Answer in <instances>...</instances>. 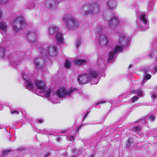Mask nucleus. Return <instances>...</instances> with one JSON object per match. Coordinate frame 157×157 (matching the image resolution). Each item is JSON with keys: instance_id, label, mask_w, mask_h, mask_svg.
Segmentation results:
<instances>
[{"instance_id": "obj_1", "label": "nucleus", "mask_w": 157, "mask_h": 157, "mask_svg": "<svg viewBox=\"0 0 157 157\" xmlns=\"http://www.w3.org/2000/svg\"><path fill=\"white\" fill-rule=\"evenodd\" d=\"M111 18L107 17L106 20L107 22L108 26L113 28L115 33L119 35V39L117 45L115 46V48L113 51H110L108 55V61H112L113 57L117 55L119 52H122L123 48H127L129 44V40L128 39L125 34L122 32L121 27L119 26V21L118 19L115 16L114 13H111Z\"/></svg>"}, {"instance_id": "obj_2", "label": "nucleus", "mask_w": 157, "mask_h": 157, "mask_svg": "<svg viewBox=\"0 0 157 157\" xmlns=\"http://www.w3.org/2000/svg\"><path fill=\"white\" fill-rule=\"evenodd\" d=\"M57 48L55 45L45 44L40 46L38 50L41 54V58H34L33 63L36 70L44 68L45 62L50 61V58L57 54Z\"/></svg>"}, {"instance_id": "obj_3", "label": "nucleus", "mask_w": 157, "mask_h": 157, "mask_svg": "<svg viewBox=\"0 0 157 157\" xmlns=\"http://www.w3.org/2000/svg\"><path fill=\"white\" fill-rule=\"evenodd\" d=\"M99 72L93 69L88 70V73L80 75L77 77V81L79 84L82 85L90 81L91 84H96L99 81L98 76Z\"/></svg>"}, {"instance_id": "obj_4", "label": "nucleus", "mask_w": 157, "mask_h": 157, "mask_svg": "<svg viewBox=\"0 0 157 157\" xmlns=\"http://www.w3.org/2000/svg\"><path fill=\"white\" fill-rule=\"evenodd\" d=\"M67 29L70 30L75 29L79 26V22L70 14L65 13L61 17Z\"/></svg>"}, {"instance_id": "obj_5", "label": "nucleus", "mask_w": 157, "mask_h": 157, "mask_svg": "<svg viewBox=\"0 0 157 157\" xmlns=\"http://www.w3.org/2000/svg\"><path fill=\"white\" fill-rule=\"evenodd\" d=\"M84 8V14L85 16H93L98 13L100 10V6L95 2L87 3Z\"/></svg>"}, {"instance_id": "obj_6", "label": "nucleus", "mask_w": 157, "mask_h": 157, "mask_svg": "<svg viewBox=\"0 0 157 157\" xmlns=\"http://www.w3.org/2000/svg\"><path fill=\"white\" fill-rule=\"evenodd\" d=\"M27 26V23L25 18L23 17H19L14 21L12 29L14 33H17Z\"/></svg>"}, {"instance_id": "obj_7", "label": "nucleus", "mask_w": 157, "mask_h": 157, "mask_svg": "<svg viewBox=\"0 0 157 157\" xmlns=\"http://www.w3.org/2000/svg\"><path fill=\"white\" fill-rule=\"evenodd\" d=\"M104 29L102 26L100 25L97 26L95 29V33L98 36V41L101 45H108L109 43L108 39L103 34Z\"/></svg>"}, {"instance_id": "obj_8", "label": "nucleus", "mask_w": 157, "mask_h": 157, "mask_svg": "<svg viewBox=\"0 0 157 157\" xmlns=\"http://www.w3.org/2000/svg\"><path fill=\"white\" fill-rule=\"evenodd\" d=\"M59 28L55 25H52L49 27V32L50 34L55 36L57 43L59 45L63 42V37L62 33L59 32Z\"/></svg>"}, {"instance_id": "obj_9", "label": "nucleus", "mask_w": 157, "mask_h": 157, "mask_svg": "<svg viewBox=\"0 0 157 157\" xmlns=\"http://www.w3.org/2000/svg\"><path fill=\"white\" fill-rule=\"evenodd\" d=\"M33 80L34 82L33 83V86L32 89H33L34 88V86H36L38 89L41 90L42 92L44 93L46 97H49L52 90L50 89H49L46 91H44L46 88L45 82L42 80Z\"/></svg>"}, {"instance_id": "obj_10", "label": "nucleus", "mask_w": 157, "mask_h": 157, "mask_svg": "<svg viewBox=\"0 0 157 157\" xmlns=\"http://www.w3.org/2000/svg\"><path fill=\"white\" fill-rule=\"evenodd\" d=\"M25 55V53L23 52H21L19 53L17 52L16 54H12L8 56V58L10 60L12 66L14 67L20 63V59L22 58H18L17 56L20 57H23Z\"/></svg>"}, {"instance_id": "obj_11", "label": "nucleus", "mask_w": 157, "mask_h": 157, "mask_svg": "<svg viewBox=\"0 0 157 157\" xmlns=\"http://www.w3.org/2000/svg\"><path fill=\"white\" fill-rule=\"evenodd\" d=\"M78 90L75 88L71 87L67 90L64 89H60L57 91L53 92V95L58 96L59 98H62L65 95L70 96L71 94L75 90Z\"/></svg>"}, {"instance_id": "obj_12", "label": "nucleus", "mask_w": 157, "mask_h": 157, "mask_svg": "<svg viewBox=\"0 0 157 157\" xmlns=\"http://www.w3.org/2000/svg\"><path fill=\"white\" fill-rule=\"evenodd\" d=\"M139 18L138 22L136 23L137 27L139 29L144 31L147 29V20L145 14H141L139 16Z\"/></svg>"}, {"instance_id": "obj_13", "label": "nucleus", "mask_w": 157, "mask_h": 157, "mask_svg": "<svg viewBox=\"0 0 157 157\" xmlns=\"http://www.w3.org/2000/svg\"><path fill=\"white\" fill-rule=\"evenodd\" d=\"M37 33L36 30L30 29L27 30L25 36L31 42L36 43L38 42Z\"/></svg>"}, {"instance_id": "obj_14", "label": "nucleus", "mask_w": 157, "mask_h": 157, "mask_svg": "<svg viewBox=\"0 0 157 157\" xmlns=\"http://www.w3.org/2000/svg\"><path fill=\"white\" fill-rule=\"evenodd\" d=\"M21 76L24 80L25 81L24 83L26 88L27 89H32L34 85L33 83L34 82V80L30 79L29 75L25 73H24L22 72Z\"/></svg>"}, {"instance_id": "obj_15", "label": "nucleus", "mask_w": 157, "mask_h": 157, "mask_svg": "<svg viewBox=\"0 0 157 157\" xmlns=\"http://www.w3.org/2000/svg\"><path fill=\"white\" fill-rule=\"evenodd\" d=\"M7 25L6 22L2 21L0 23V32L2 35L5 34L7 32Z\"/></svg>"}, {"instance_id": "obj_16", "label": "nucleus", "mask_w": 157, "mask_h": 157, "mask_svg": "<svg viewBox=\"0 0 157 157\" xmlns=\"http://www.w3.org/2000/svg\"><path fill=\"white\" fill-rule=\"evenodd\" d=\"M107 5L109 10H113L115 8L116 3L114 0H109Z\"/></svg>"}, {"instance_id": "obj_17", "label": "nucleus", "mask_w": 157, "mask_h": 157, "mask_svg": "<svg viewBox=\"0 0 157 157\" xmlns=\"http://www.w3.org/2000/svg\"><path fill=\"white\" fill-rule=\"evenodd\" d=\"M75 63L78 65H83L87 63V61L85 59L77 58L74 61Z\"/></svg>"}, {"instance_id": "obj_18", "label": "nucleus", "mask_w": 157, "mask_h": 157, "mask_svg": "<svg viewBox=\"0 0 157 157\" xmlns=\"http://www.w3.org/2000/svg\"><path fill=\"white\" fill-rule=\"evenodd\" d=\"M6 48L2 44L0 46V58L3 59L5 56Z\"/></svg>"}, {"instance_id": "obj_19", "label": "nucleus", "mask_w": 157, "mask_h": 157, "mask_svg": "<svg viewBox=\"0 0 157 157\" xmlns=\"http://www.w3.org/2000/svg\"><path fill=\"white\" fill-rule=\"evenodd\" d=\"M133 143L132 140V138H128L126 141L125 144V147L127 149H128L131 147L132 144Z\"/></svg>"}, {"instance_id": "obj_20", "label": "nucleus", "mask_w": 157, "mask_h": 157, "mask_svg": "<svg viewBox=\"0 0 157 157\" xmlns=\"http://www.w3.org/2000/svg\"><path fill=\"white\" fill-rule=\"evenodd\" d=\"M25 6L26 9H32L35 8V5L33 3H30V2H27L25 4Z\"/></svg>"}, {"instance_id": "obj_21", "label": "nucleus", "mask_w": 157, "mask_h": 157, "mask_svg": "<svg viewBox=\"0 0 157 157\" xmlns=\"http://www.w3.org/2000/svg\"><path fill=\"white\" fill-rule=\"evenodd\" d=\"M155 5L154 0H149L148 4V9H149V11H150L153 9V7Z\"/></svg>"}, {"instance_id": "obj_22", "label": "nucleus", "mask_w": 157, "mask_h": 157, "mask_svg": "<svg viewBox=\"0 0 157 157\" xmlns=\"http://www.w3.org/2000/svg\"><path fill=\"white\" fill-rule=\"evenodd\" d=\"M71 63L69 59H66L64 63V66L66 69L69 68L71 67Z\"/></svg>"}, {"instance_id": "obj_23", "label": "nucleus", "mask_w": 157, "mask_h": 157, "mask_svg": "<svg viewBox=\"0 0 157 157\" xmlns=\"http://www.w3.org/2000/svg\"><path fill=\"white\" fill-rule=\"evenodd\" d=\"M150 94H151V97L152 99H155L157 98V92L155 90H153Z\"/></svg>"}, {"instance_id": "obj_24", "label": "nucleus", "mask_w": 157, "mask_h": 157, "mask_svg": "<svg viewBox=\"0 0 157 157\" xmlns=\"http://www.w3.org/2000/svg\"><path fill=\"white\" fill-rule=\"evenodd\" d=\"M151 47L153 52L157 51V43L154 42L152 44Z\"/></svg>"}, {"instance_id": "obj_25", "label": "nucleus", "mask_w": 157, "mask_h": 157, "mask_svg": "<svg viewBox=\"0 0 157 157\" xmlns=\"http://www.w3.org/2000/svg\"><path fill=\"white\" fill-rule=\"evenodd\" d=\"M81 43V39L80 38H78L76 40L75 46L77 48H78Z\"/></svg>"}, {"instance_id": "obj_26", "label": "nucleus", "mask_w": 157, "mask_h": 157, "mask_svg": "<svg viewBox=\"0 0 157 157\" xmlns=\"http://www.w3.org/2000/svg\"><path fill=\"white\" fill-rule=\"evenodd\" d=\"M151 77V75L149 74H146L145 75V78L143 80L142 84H144L146 80H147L150 79Z\"/></svg>"}, {"instance_id": "obj_27", "label": "nucleus", "mask_w": 157, "mask_h": 157, "mask_svg": "<svg viewBox=\"0 0 157 157\" xmlns=\"http://www.w3.org/2000/svg\"><path fill=\"white\" fill-rule=\"evenodd\" d=\"M140 130V128L139 126L134 127L132 128V130L134 132H137Z\"/></svg>"}, {"instance_id": "obj_28", "label": "nucleus", "mask_w": 157, "mask_h": 157, "mask_svg": "<svg viewBox=\"0 0 157 157\" xmlns=\"http://www.w3.org/2000/svg\"><path fill=\"white\" fill-rule=\"evenodd\" d=\"M11 151V150H7L4 151L3 152H2V153L3 155V156H5L6 155H8V153L10 152Z\"/></svg>"}, {"instance_id": "obj_29", "label": "nucleus", "mask_w": 157, "mask_h": 157, "mask_svg": "<svg viewBox=\"0 0 157 157\" xmlns=\"http://www.w3.org/2000/svg\"><path fill=\"white\" fill-rule=\"evenodd\" d=\"M9 2V0H0V4L6 3Z\"/></svg>"}, {"instance_id": "obj_30", "label": "nucleus", "mask_w": 157, "mask_h": 157, "mask_svg": "<svg viewBox=\"0 0 157 157\" xmlns=\"http://www.w3.org/2000/svg\"><path fill=\"white\" fill-rule=\"evenodd\" d=\"M138 99V97L137 96H135L132 98V102H134L135 101H137Z\"/></svg>"}, {"instance_id": "obj_31", "label": "nucleus", "mask_w": 157, "mask_h": 157, "mask_svg": "<svg viewBox=\"0 0 157 157\" xmlns=\"http://www.w3.org/2000/svg\"><path fill=\"white\" fill-rule=\"evenodd\" d=\"M68 140L71 141H74L75 140L74 137L73 136H70L68 138Z\"/></svg>"}, {"instance_id": "obj_32", "label": "nucleus", "mask_w": 157, "mask_h": 157, "mask_svg": "<svg viewBox=\"0 0 157 157\" xmlns=\"http://www.w3.org/2000/svg\"><path fill=\"white\" fill-rule=\"evenodd\" d=\"M149 119L151 121H153L155 119V117L154 115H152L150 117H149Z\"/></svg>"}, {"instance_id": "obj_33", "label": "nucleus", "mask_w": 157, "mask_h": 157, "mask_svg": "<svg viewBox=\"0 0 157 157\" xmlns=\"http://www.w3.org/2000/svg\"><path fill=\"white\" fill-rule=\"evenodd\" d=\"M10 111H11V113L12 114H14L15 113L18 114L19 113V112L17 110H14L12 111H11L10 110Z\"/></svg>"}, {"instance_id": "obj_34", "label": "nucleus", "mask_w": 157, "mask_h": 157, "mask_svg": "<svg viewBox=\"0 0 157 157\" xmlns=\"http://www.w3.org/2000/svg\"><path fill=\"white\" fill-rule=\"evenodd\" d=\"M153 52H151L149 54V57L150 58H152L155 55V54Z\"/></svg>"}, {"instance_id": "obj_35", "label": "nucleus", "mask_w": 157, "mask_h": 157, "mask_svg": "<svg viewBox=\"0 0 157 157\" xmlns=\"http://www.w3.org/2000/svg\"><path fill=\"white\" fill-rule=\"evenodd\" d=\"M17 41L13 40H11L10 41L11 44L13 45H15L16 44H17Z\"/></svg>"}, {"instance_id": "obj_36", "label": "nucleus", "mask_w": 157, "mask_h": 157, "mask_svg": "<svg viewBox=\"0 0 157 157\" xmlns=\"http://www.w3.org/2000/svg\"><path fill=\"white\" fill-rule=\"evenodd\" d=\"M26 150V148L24 147H21L20 148H18V150L19 151H25Z\"/></svg>"}, {"instance_id": "obj_37", "label": "nucleus", "mask_w": 157, "mask_h": 157, "mask_svg": "<svg viewBox=\"0 0 157 157\" xmlns=\"http://www.w3.org/2000/svg\"><path fill=\"white\" fill-rule=\"evenodd\" d=\"M143 92L142 90H138V95L141 96L143 95Z\"/></svg>"}, {"instance_id": "obj_38", "label": "nucleus", "mask_w": 157, "mask_h": 157, "mask_svg": "<svg viewBox=\"0 0 157 157\" xmlns=\"http://www.w3.org/2000/svg\"><path fill=\"white\" fill-rule=\"evenodd\" d=\"M105 102H106V101H100V102H98L96 104V105H99V104H103V103H105Z\"/></svg>"}, {"instance_id": "obj_39", "label": "nucleus", "mask_w": 157, "mask_h": 157, "mask_svg": "<svg viewBox=\"0 0 157 157\" xmlns=\"http://www.w3.org/2000/svg\"><path fill=\"white\" fill-rule=\"evenodd\" d=\"M81 127L82 125H80L75 130V132L76 133H77L78 131L81 128Z\"/></svg>"}, {"instance_id": "obj_40", "label": "nucleus", "mask_w": 157, "mask_h": 157, "mask_svg": "<svg viewBox=\"0 0 157 157\" xmlns=\"http://www.w3.org/2000/svg\"><path fill=\"white\" fill-rule=\"evenodd\" d=\"M149 70V69H144L143 70V72L144 73V74H145V75L146 74H147V72H148V71Z\"/></svg>"}, {"instance_id": "obj_41", "label": "nucleus", "mask_w": 157, "mask_h": 157, "mask_svg": "<svg viewBox=\"0 0 157 157\" xmlns=\"http://www.w3.org/2000/svg\"><path fill=\"white\" fill-rule=\"evenodd\" d=\"M50 155V153L49 152H48L46 154H45L44 156V157H49V155Z\"/></svg>"}, {"instance_id": "obj_42", "label": "nucleus", "mask_w": 157, "mask_h": 157, "mask_svg": "<svg viewBox=\"0 0 157 157\" xmlns=\"http://www.w3.org/2000/svg\"><path fill=\"white\" fill-rule=\"evenodd\" d=\"M89 112H87L85 114V115H84V118H83V121H84L86 117L87 116V115H88V114H89Z\"/></svg>"}, {"instance_id": "obj_43", "label": "nucleus", "mask_w": 157, "mask_h": 157, "mask_svg": "<svg viewBox=\"0 0 157 157\" xmlns=\"http://www.w3.org/2000/svg\"><path fill=\"white\" fill-rule=\"evenodd\" d=\"M2 15V11H1L0 9V19H1Z\"/></svg>"}, {"instance_id": "obj_44", "label": "nucleus", "mask_w": 157, "mask_h": 157, "mask_svg": "<svg viewBox=\"0 0 157 157\" xmlns=\"http://www.w3.org/2000/svg\"><path fill=\"white\" fill-rule=\"evenodd\" d=\"M138 90H134L132 92L134 94H137L138 93Z\"/></svg>"}, {"instance_id": "obj_45", "label": "nucleus", "mask_w": 157, "mask_h": 157, "mask_svg": "<svg viewBox=\"0 0 157 157\" xmlns=\"http://www.w3.org/2000/svg\"><path fill=\"white\" fill-rule=\"evenodd\" d=\"M37 121L39 123H42L43 122V120H39Z\"/></svg>"}, {"instance_id": "obj_46", "label": "nucleus", "mask_w": 157, "mask_h": 157, "mask_svg": "<svg viewBox=\"0 0 157 157\" xmlns=\"http://www.w3.org/2000/svg\"><path fill=\"white\" fill-rule=\"evenodd\" d=\"M56 140L57 141H59L60 140V137H57L56 138Z\"/></svg>"}, {"instance_id": "obj_47", "label": "nucleus", "mask_w": 157, "mask_h": 157, "mask_svg": "<svg viewBox=\"0 0 157 157\" xmlns=\"http://www.w3.org/2000/svg\"><path fill=\"white\" fill-rule=\"evenodd\" d=\"M154 70L157 71V65L154 68Z\"/></svg>"}, {"instance_id": "obj_48", "label": "nucleus", "mask_w": 157, "mask_h": 157, "mask_svg": "<svg viewBox=\"0 0 157 157\" xmlns=\"http://www.w3.org/2000/svg\"><path fill=\"white\" fill-rule=\"evenodd\" d=\"M66 130H63L61 132L62 133H65L66 132Z\"/></svg>"}, {"instance_id": "obj_49", "label": "nucleus", "mask_w": 157, "mask_h": 157, "mask_svg": "<svg viewBox=\"0 0 157 157\" xmlns=\"http://www.w3.org/2000/svg\"><path fill=\"white\" fill-rule=\"evenodd\" d=\"M134 6H135V7H134V8H135V7H136L137 6V4L136 3H134Z\"/></svg>"}, {"instance_id": "obj_50", "label": "nucleus", "mask_w": 157, "mask_h": 157, "mask_svg": "<svg viewBox=\"0 0 157 157\" xmlns=\"http://www.w3.org/2000/svg\"><path fill=\"white\" fill-rule=\"evenodd\" d=\"M131 65L130 64V65H129L128 68L129 69V68H131Z\"/></svg>"}, {"instance_id": "obj_51", "label": "nucleus", "mask_w": 157, "mask_h": 157, "mask_svg": "<svg viewBox=\"0 0 157 157\" xmlns=\"http://www.w3.org/2000/svg\"><path fill=\"white\" fill-rule=\"evenodd\" d=\"M10 134L9 133V139H10L11 138V137H10Z\"/></svg>"}, {"instance_id": "obj_52", "label": "nucleus", "mask_w": 157, "mask_h": 157, "mask_svg": "<svg viewBox=\"0 0 157 157\" xmlns=\"http://www.w3.org/2000/svg\"><path fill=\"white\" fill-rule=\"evenodd\" d=\"M75 151H76V149H74L73 150V152H75Z\"/></svg>"}, {"instance_id": "obj_53", "label": "nucleus", "mask_w": 157, "mask_h": 157, "mask_svg": "<svg viewBox=\"0 0 157 157\" xmlns=\"http://www.w3.org/2000/svg\"><path fill=\"white\" fill-rule=\"evenodd\" d=\"M77 157V156H72V157Z\"/></svg>"}, {"instance_id": "obj_54", "label": "nucleus", "mask_w": 157, "mask_h": 157, "mask_svg": "<svg viewBox=\"0 0 157 157\" xmlns=\"http://www.w3.org/2000/svg\"><path fill=\"white\" fill-rule=\"evenodd\" d=\"M155 88L157 90V85L156 86H155Z\"/></svg>"}, {"instance_id": "obj_55", "label": "nucleus", "mask_w": 157, "mask_h": 157, "mask_svg": "<svg viewBox=\"0 0 157 157\" xmlns=\"http://www.w3.org/2000/svg\"><path fill=\"white\" fill-rule=\"evenodd\" d=\"M91 157H94V156L93 155H91Z\"/></svg>"}, {"instance_id": "obj_56", "label": "nucleus", "mask_w": 157, "mask_h": 157, "mask_svg": "<svg viewBox=\"0 0 157 157\" xmlns=\"http://www.w3.org/2000/svg\"><path fill=\"white\" fill-rule=\"evenodd\" d=\"M156 60L157 61V56L156 57Z\"/></svg>"}, {"instance_id": "obj_57", "label": "nucleus", "mask_w": 157, "mask_h": 157, "mask_svg": "<svg viewBox=\"0 0 157 157\" xmlns=\"http://www.w3.org/2000/svg\"><path fill=\"white\" fill-rule=\"evenodd\" d=\"M6 130L7 132V130H6Z\"/></svg>"}, {"instance_id": "obj_58", "label": "nucleus", "mask_w": 157, "mask_h": 157, "mask_svg": "<svg viewBox=\"0 0 157 157\" xmlns=\"http://www.w3.org/2000/svg\"><path fill=\"white\" fill-rule=\"evenodd\" d=\"M10 0H9V2H9V3H10V2H10Z\"/></svg>"}, {"instance_id": "obj_59", "label": "nucleus", "mask_w": 157, "mask_h": 157, "mask_svg": "<svg viewBox=\"0 0 157 157\" xmlns=\"http://www.w3.org/2000/svg\"><path fill=\"white\" fill-rule=\"evenodd\" d=\"M144 157V156H143V157Z\"/></svg>"}]
</instances>
